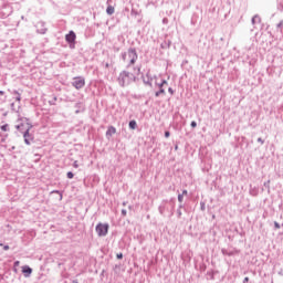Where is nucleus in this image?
<instances>
[{"label":"nucleus","instance_id":"obj_43","mask_svg":"<svg viewBox=\"0 0 283 283\" xmlns=\"http://www.w3.org/2000/svg\"><path fill=\"white\" fill-rule=\"evenodd\" d=\"M249 282V276H245L244 279H243V283H248Z\"/></svg>","mask_w":283,"mask_h":283},{"label":"nucleus","instance_id":"obj_19","mask_svg":"<svg viewBox=\"0 0 283 283\" xmlns=\"http://www.w3.org/2000/svg\"><path fill=\"white\" fill-rule=\"evenodd\" d=\"M12 94L15 96V101L21 103V93H19V91H13Z\"/></svg>","mask_w":283,"mask_h":283},{"label":"nucleus","instance_id":"obj_15","mask_svg":"<svg viewBox=\"0 0 283 283\" xmlns=\"http://www.w3.org/2000/svg\"><path fill=\"white\" fill-rule=\"evenodd\" d=\"M116 134V127L109 126L106 130V136H114Z\"/></svg>","mask_w":283,"mask_h":283},{"label":"nucleus","instance_id":"obj_30","mask_svg":"<svg viewBox=\"0 0 283 283\" xmlns=\"http://www.w3.org/2000/svg\"><path fill=\"white\" fill-rule=\"evenodd\" d=\"M182 200H185V196H182L181 193L178 195V202H182Z\"/></svg>","mask_w":283,"mask_h":283},{"label":"nucleus","instance_id":"obj_6","mask_svg":"<svg viewBox=\"0 0 283 283\" xmlns=\"http://www.w3.org/2000/svg\"><path fill=\"white\" fill-rule=\"evenodd\" d=\"M142 81L144 85H147L148 87H154V76H151V71H147L146 74H142Z\"/></svg>","mask_w":283,"mask_h":283},{"label":"nucleus","instance_id":"obj_17","mask_svg":"<svg viewBox=\"0 0 283 283\" xmlns=\"http://www.w3.org/2000/svg\"><path fill=\"white\" fill-rule=\"evenodd\" d=\"M258 193H260L258 187L250 188V196H258Z\"/></svg>","mask_w":283,"mask_h":283},{"label":"nucleus","instance_id":"obj_10","mask_svg":"<svg viewBox=\"0 0 283 283\" xmlns=\"http://www.w3.org/2000/svg\"><path fill=\"white\" fill-rule=\"evenodd\" d=\"M155 85H156V87L159 88L157 92H155L156 98H158L160 95H164V96H165V95L167 94V92H165V86H164V85H161V84L158 83V82H156Z\"/></svg>","mask_w":283,"mask_h":283},{"label":"nucleus","instance_id":"obj_42","mask_svg":"<svg viewBox=\"0 0 283 283\" xmlns=\"http://www.w3.org/2000/svg\"><path fill=\"white\" fill-rule=\"evenodd\" d=\"M179 210L185 209V205L180 203L178 207Z\"/></svg>","mask_w":283,"mask_h":283},{"label":"nucleus","instance_id":"obj_16","mask_svg":"<svg viewBox=\"0 0 283 283\" xmlns=\"http://www.w3.org/2000/svg\"><path fill=\"white\" fill-rule=\"evenodd\" d=\"M133 70L135 72L136 76H140V72L143 70V66L142 65H136V66L133 67Z\"/></svg>","mask_w":283,"mask_h":283},{"label":"nucleus","instance_id":"obj_33","mask_svg":"<svg viewBox=\"0 0 283 283\" xmlns=\"http://www.w3.org/2000/svg\"><path fill=\"white\" fill-rule=\"evenodd\" d=\"M122 216H123V218H125L127 216V210L126 209H122Z\"/></svg>","mask_w":283,"mask_h":283},{"label":"nucleus","instance_id":"obj_13","mask_svg":"<svg viewBox=\"0 0 283 283\" xmlns=\"http://www.w3.org/2000/svg\"><path fill=\"white\" fill-rule=\"evenodd\" d=\"M161 50H169V48H171V40H165L161 44H160Z\"/></svg>","mask_w":283,"mask_h":283},{"label":"nucleus","instance_id":"obj_46","mask_svg":"<svg viewBox=\"0 0 283 283\" xmlns=\"http://www.w3.org/2000/svg\"><path fill=\"white\" fill-rule=\"evenodd\" d=\"M123 207H127V201H124V202H123Z\"/></svg>","mask_w":283,"mask_h":283},{"label":"nucleus","instance_id":"obj_1","mask_svg":"<svg viewBox=\"0 0 283 283\" xmlns=\"http://www.w3.org/2000/svg\"><path fill=\"white\" fill-rule=\"evenodd\" d=\"M138 81V77L130 73L129 71H122L117 77V83L119 87H127L128 85H132V83H136Z\"/></svg>","mask_w":283,"mask_h":283},{"label":"nucleus","instance_id":"obj_36","mask_svg":"<svg viewBox=\"0 0 283 283\" xmlns=\"http://www.w3.org/2000/svg\"><path fill=\"white\" fill-rule=\"evenodd\" d=\"M256 140L258 143H261V145H264V139H262V137H259Z\"/></svg>","mask_w":283,"mask_h":283},{"label":"nucleus","instance_id":"obj_31","mask_svg":"<svg viewBox=\"0 0 283 283\" xmlns=\"http://www.w3.org/2000/svg\"><path fill=\"white\" fill-rule=\"evenodd\" d=\"M171 136V133L169 130L165 132V138H169Z\"/></svg>","mask_w":283,"mask_h":283},{"label":"nucleus","instance_id":"obj_27","mask_svg":"<svg viewBox=\"0 0 283 283\" xmlns=\"http://www.w3.org/2000/svg\"><path fill=\"white\" fill-rule=\"evenodd\" d=\"M177 218H179V219L182 218V210L177 209Z\"/></svg>","mask_w":283,"mask_h":283},{"label":"nucleus","instance_id":"obj_28","mask_svg":"<svg viewBox=\"0 0 283 283\" xmlns=\"http://www.w3.org/2000/svg\"><path fill=\"white\" fill-rule=\"evenodd\" d=\"M159 85H161V86L165 87V85H169V83L167 82V80H161V82L159 83Z\"/></svg>","mask_w":283,"mask_h":283},{"label":"nucleus","instance_id":"obj_41","mask_svg":"<svg viewBox=\"0 0 283 283\" xmlns=\"http://www.w3.org/2000/svg\"><path fill=\"white\" fill-rule=\"evenodd\" d=\"M187 193H189L187 190H182V193H180L181 196H187Z\"/></svg>","mask_w":283,"mask_h":283},{"label":"nucleus","instance_id":"obj_45","mask_svg":"<svg viewBox=\"0 0 283 283\" xmlns=\"http://www.w3.org/2000/svg\"><path fill=\"white\" fill-rule=\"evenodd\" d=\"M3 94H6V92H3V91H0V96H3Z\"/></svg>","mask_w":283,"mask_h":283},{"label":"nucleus","instance_id":"obj_22","mask_svg":"<svg viewBox=\"0 0 283 283\" xmlns=\"http://www.w3.org/2000/svg\"><path fill=\"white\" fill-rule=\"evenodd\" d=\"M107 14H114V7L108 6L106 9Z\"/></svg>","mask_w":283,"mask_h":283},{"label":"nucleus","instance_id":"obj_21","mask_svg":"<svg viewBox=\"0 0 283 283\" xmlns=\"http://www.w3.org/2000/svg\"><path fill=\"white\" fill-rule=\"evenodd\" d=\"M1 132H10V126L8 124H4L0 126Z\"/></svg>","mask_w":283,"mask_h":283},{"label":"nucleus","instance_id":"obj_11","mask_svg":"<svg viewBox=\"0 0 283 283\" xmlns=\"http://www.w3.org/2000/svg\"><path fill=\"white\" fill-rule=\"evenodd\" d=\"M22 273L24 277H30V275H32V268H30L29 265L22 266Z\"/></svg>","mask_w":283,"mask_h":283},{"label":"nucleus","instance_id":"obj_37","mask_svg":"<svg viewBox=\"0 0 283 283\" xmlns=\"http://www.w3.org/2000/svg\"><path fill=\"white\" fill-rule=\"evenodd\" d=\"M116 258L117 260H123V253H117Z\"/></svg>","mask_w":283,"mask_h":283},{"label":"nucleus","instance_id":"obj_32","mask_svg":"<svg viewBox=\"0 0 283 283\" xmlns=\"http://www.w3.org/2000/svg\"><path fill=\"white\" fill-rule=\"evenodd\" d=\"M49 103L50 105H56V97H53V101H50Z\"/></svg>","mask_w":283,"mask_h":283},{"label":"nucleus","instance_id":"obj_23","mask_svg":"<svg viewBox=\"0 0 283 283\" xmlns=\"http://www.w3.org/2000/svg\"><path fill=\"white\" fill-rule=\"evenodd\" d=\"M127 56H128V53H127V52H122V53H120V59H122V61H127Z\"/></svg>","mask_w":283,"mask_h":283},{"label":"nucleus","instance_id":"obj_14","mask_svg":"<svg viewBox=\"0 0 283 283\" xmlns=\"http://www.w3.org/2000/svg\"><path fill=\"white\" fill-rule=\"evenodd\" d=\"M15 129H18V132H20V134H23V132H25V129H28V124H19L15 126Z\"/></svg>","mask_w":283,"mask_h":283},{"label":"nucleus","instance_id":"obj_8","mask_svg":"<svg viewBox=\"0 0 283 283\" xmlns=\"http://www.w3.org/2000/svg\"><path fill=\"white\" fill-rule=\"evenodd\" d=\"M12 14V7L10 4H4L0 9V19H8Z\"/></svg>","mask_w":283,"mask_h":283},{"label":"nucleus","instance_id":"obj_38","mask_svg":"<svg viewBox=\"0 0 283 283\" xmlns=\"http://www.w3.org/2000/svg\"><path fill=\"white\" fill-rule=\"evenodd\" d=\"M73 167H74L75 169H78V161H74V163H73Z\"/></svg>","mask_w":283,"mask_h":283},{"label":"nucleus","instance_id":"obj_35","mask_svg":"<svg viewBox=\"0 0 283 283\" xmlns=\"http://www.w3.org/2000/svg\"><path fill=\"white\" fill-rule=\"evenodd\" d=\"M168 92H169V94H171V96H174V94H175L174 88L169 87V88H168Z\"/></svg>","mask_w":283,"mask_h":283},{"label":"nucleus","instance_id":"obj_12","mask_svg":"<svg viewBox=\"0 0 283 283\" xmlns=\"http://www.w3.org/2000/svg\"><path fill=\"white\" fill-rule=\"evenodd\" d=\"M221 253L222 255H228L229 258L235 255V253H238V250H234V251H229L227 249H221Z\"/></svg>","mask_w":283,"mask_h":283},{"label":"nucleus","instance_id":"obj_49","mask_svg":"<svg viewBox=\"0 0 283 283\" xmlns=\"http://www.w3.org/2000/svg\"><path fill=\"white\" fill-rule=\"evenodd\" d=\"M128 209H132V206H128Z\"/></svg>","mask_w":283,"mask_h":283},{"label":"nucleus","instance_id":"obj_47","mask_svg":"<svg viewBox=\"0 0 283 283\" xmlns=\"http://www.w3.org/2000/svg\"><path fill=\"white\" fill-rule=\"evenodd\" d=\"M14 266H19V261H15V262H14Z\"/></svg>","mask_w":283,"mask_h":283},{"label":"nucleus","instance_id":"obj_44","mask_svg":"<svg viewBox=\"0 0 283 283\" xmlns=\"http://www.w3.org/2000/svg\"><path fill=\"white\" fill-rule=\"evenodd\" d=\"M269 182H271V181L268 180L266 182H264V187H269Z\"/></svg>","mask_w":283,"mask_h":283},{"label":"nucleus","instance_id":"obj_24","mask_svg":"<svg viewBox=\"0 0 283 283\" xmlns=\"http://www.w3.org/2000/svg\"><path fill=\"white\" fill-rule=\"evenodd\" d=\"M66 178H69L70 180H72V178H74V172L69 171V172L66 174Z\"/></svg>","mask_w":283,"mask_h":283},{"label":"nucleus","instance_id":"obj_25","mask_svg":"<svg viewBox=\"0 0 283 283\" xmlns=\"http://www.w3.org/2000/svg\"><path fill=\"white\" fill-rule=\"evenodd\" d=\"M190 126L192 127V129H196V127H198V123H196V120H192L190 123Z\"/></svg>","mask_w":283,"mask_h":283},{"label":"nucleus","instance_id":"obj_39","mask_svg":"<svg viewBox=\"0 0 283 283\" xmlns=\"http://www.w3.org/2000/svg\"><path fill=\"white\" fill-rule=\"evenodd\" d=\"M282 27H283V20H281V21L277 23L276 28H282Z\"/></svg>","mask_w":283,"mask_h":283},{"label":"nucleus","instance_id":"obj_48","mask_svg":"<svg viewBox=\"0 0 283 283\" xmlns=\"http://www.w3.org/2000/svg\"><path fill=\"white\" fill-rule=\"evenodd\" d=\"M105 67H109V63H106V64H105Z\"/></svg>","mask_w":283,"mask_h":283},{"label":"nucleus","instance_id":"obj_2","mask_svg":"<svg viewBox=\"0 0 283 283\" xmlns=\"http://www.w3.org/2000/svg\"><path fill=\"white\" fill-rule=\"evenodd\" d=\"M174 209H176V203L174 202V199L170 200H163L161 203L158 207V211L160 216H165V212L168 211L170 213V217L174 216Z\"/></svg>","mask_w":283,"mask_h":283},{"label":"nucleus","instance_id":"obj_7","mask_svg":"<svg viewBox=\"0 0 283 283\" xmlns=\"http://www.w3.org/2000/svg\"><path fill=\"white\" fill-rule=\"evenodd\" d=\"M71 85L75 87V90H83V87H85V77L83 76L73 77V82L71 83Z\"/></svg>","mask_w":283,"mask_h":283},{"label":"nucleus","instance_id":"obj_18","mask_svg":"<svg viewBox=\"0 0 283 283\" xmlns=\"http://www.w3.org/2000/svg\"><path fill=\"white\" fill-rule=\"evenodd\" d=\"M262 19L256 14L252 18V25H255V23H260Z\"/></svg>","mask_w":283,"mask_h":283},{"label":"nucleus","instance_id":"obj_5","mask_svg":"<svg viewBox=\"0 0 283 283\" xmlns=\"http://www.w3.org/2000/svg\"><path fill=\"white\" fill-rule=\"evenodd\" d=\"M95 231L99 238H105L109 233V223H97Z\"/></svg>","mask_w":283,"mask_h":283},{"label":"nucleus","instance_id":"obj_26","mask_svg":"<svg viewBox=\"0 0 283 283\" xmlns=\"http://www.w3.org/2000/svg\"><path fill=\"white\" fill-rule=\"evenodd\" d=\"M52 193H59L60 199L63 200V193H61V191H59V190H53Z\"/></svg>","mask_w":283,"mask_h":283},{"label":"nucleus","instance_id":"obj_29","mask_svg":"<svg viewBox=\"0 0 283 283\" xmlns=\"http://www.w3.org/2000/svg\"><path fill=\"white\" fill-rule=\"evenodd\" d=\"M0 247H3V251H10V245H3V243H0Z\"/></svg>","mask_w":283,"mask_h":283},{"label":"nucleus","instance_id":"obj_4","mask_svg":"<svg viewBox=\"0 0 283 283\" xmlns=\"http://www.w3.org/2000/svg\"><path fill=\"white\" fill-rule=\"evenodd\" d=\"M129 62L126 65V70H129L132 65H136V61H138V51H136V48H129L127 50Z\"/></svg>","mask_w":283,"mask_h":283},{"label":"nucleus","instance_id":"obj_40","mask_svg":"<svg viewBox=\"0 0 283 283\" xmlns=\"http://www.w3.org/2000/svg\"><path fill=\"white\" fill-rule=\"evenodd\" d=\"M11 109L12 112H17V108H14V103H11Z\"/></svg>","mask_w":283,"mask_h":283},{"label":"nucleus","instance_id":"obj_9","mask_svg":"<svg viewBox=\"0 0 283 283\" xmlns=\"http://www.w3.org/2000/svg\"><path fill=\"white\" fill-rule=\"evenodd\" d=\"M65 41L69 43L70 48H74V43H76V33L74 31H70L65 35Z\"/></svg>","mask_w":283,"mask_h":283},{"label":"nucleus","instance_id":"obj_34","mask_svg":"<svg viewBox=\"0 0 283 283\" xmlns=\"http://www.w3.org/2000/svg\"><path fill=\"white\" fill-rule=\"evenodd\" d=\"M280 228H281L280 223L277 221H274V229H280Z\"/></svg>","mask_w":283,"mask_h":283},{"label":"nucleus","instance_id":"obj_3","mask_svg":"<svg viewBox=\"0 0 283 283\" xmlns=\"http://www.w3.org/2000/svg\"><path fill=\"white\" fill-rule=\"evenodd\" d=\"M32 127H34L33 125H32V123H30V122H27V128L24 129V132H23V138H24V143H25V145H28V146H30V145H32V143H34V135H32L31 133H30V129H32Z\"/></svg>","mask_w":283,"mask_h":283},{"label":"nucleus","instance_id":"obj_20","mask_svg":"<svg viewBox=\"0 0 283 283\" xmlns=\"http://www.w3.org/2000/svg\"><path fill=\"white\" fill-rule=\"evenodd\" d=\"M128 127L129 129H136V127H138V124L136 123V120L133 119L128 123Z\"/></svg>","mask_w":283,"mask_h":283}]
</instances>
